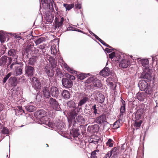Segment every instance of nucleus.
Returning <instances> with one entry per match:
<instances>
[{
  "label": "nucleus",
  "instance_id": "obj_48",
  "mask_svg": "<svg viewBox=\"0 0 158 158\" xmlns=\"http://www.w3.org/2000/svg\"><path fill=\"white\" fill-rule=\"evenodd\" d=\"M2 131L3 133L6 134H7L9 133V131L8 129L6 127H4Z\"/></svg>",
  "mask_w": 158,
  "mask_h": 158
},
{
  "label": "nucleus",
  "instance_id": "obj_25",
  "mask_svg": "<svg viewBox=\"0 0 158 158\" xmlns=\"http://www.w3.org/2000/svg\"><path fill=\"white\" fill-rule=\"evenodd\" d=\"M122 105L120 108V116L123 115V113L125 112V102L122 99Z\"/></svg>",
  "mask_w": 158,
  "mask_h": 158
},
{
  "label": "nucleus",
  "instance_id": "obj_1",
  "mask_svg": "<svg viewBox=\"0 0 158 158\" xmlns=\"http://www.w3.org/2000/svg\"><path fill=\"white\" fill-rule=\"evenodd\" d=\"M154 85V84L153 83L148 84L144 80L140 81L138 84L140 90L144 91L148 94H151L152 93Z\"/></svg>",
  "mask_w": 158,
  "mask_h": 158
},
{
  "label": "nucleus",
  "instance_id": "obj_19",
  "mask_svg": "<svg viewBox=\"0 0 158 158\" xmlns=\"http://www.w3.org/2000/svg\"><path fill=\"white\" fill-rule=\"evenodd\" d=\"M63 62L62 64L65 69L71 73H77L76 71L74 70L72 68L69 67L64 61Z\"/></svg>",
  "mask_w": 158,
  "mask_h": 158
},
{
  "label": "nucleus",
  "instance_id": "obj_35",
  "mask_svg": "<svg viewBox=\"0 0 158 158\" xmlns=\"http://www.w3.org/2000/svg\"><path fill=\"white\" fill-rule=\"evenodd\" d=\"M105 100V97L104 96L102 93L98 94V102L101 103H102L104 102Z\"/></svg>",
  "mask_w": 158,
  "mask_h": 158
},
{
  "label": "nucleus",
  "instance_id": "obj_7",
  "mask_svg": "<svg viewBox=\"0 0 158 158\" xmlns=\"http://www.w3.org/2000/svg\"><path fill=\"white\" fill-rule=\"evenodd\" d=\"M44 71L48 77H52L54 75V69L51 68L50 65H47L44 67Z\"/></svg>",
  "mask_w": 158,
  "mask_h": 158
},
{
  "label": "nucleus",
  "instance_id": "obj_18",
  "mask_svg": "<svg viewBox=\"0 0 158 158\" xmlns=\"http://www.w3.org/2000/svg\"><path fill=\"white\" fill-rule=\"evenodd\" d=\"M134 114L135 120H141V118L143 114V111L142 110H138Z\"/></svg>",
  "mask_w": 158,
  "mask_h": 158
},
{
  "label": "nucleus",
  "instance_id": "obj_51",
  "mask_svg": "<svg viewBox=\"0 0 158 158\" xmlns=\"http://www.w3.org/2000/svg\"><path fill=\"white\" fill-rule=\"evenodd\" d=\"M106 48L105 49V51L107 52L108 53H109L110 52H111L113 50L112 48L111 47V48Z\"/></svg>",
  "mask_w": 158,
  "mask_h": 158
},
{
  "label": "nucleus",
  "instance_id": "obj_5",
  "mask_svg": "<svg viewBox=\"0 0 158 158\" xmlns=\"http://www.w3.org/2000/svg\"><path fill=\"white\" fill-rule=\"evenodd\" d=\"M60 12L58 11L55 15V27L57 28H61L62 26L64 20V19L62 17L60 14Z\"/></svg>",
  "mask_w": 158,
  "mask_h": 158
},
{
  "label": "nucleus",
  "instance_id": "obj_37",
  "mask_svg": "<svg viewBox=\"0 0 158 158\" xmlns=\"http://www.w3.org/2000/svg\"><path fill=\"white\" fill-rule=\"evenodd\" d=\"M120 121L117 120L115 121L113 124V127L114 129H117L120 127Z\"/></svg>",
  "mask_w": 158,
  "mask_h": 158
},
{
  "label": "nucleus",
  "instance_id": "obj_4",
  "mask_svg": "<svg viewBox=\"0 0 158 158\" xmlns=\"http://www.w3.org/2000/svg\"><path fill=\"white\" fill-rule=\"evenodd\" d=\"M48 103L50 107L53 110L56 111H60L61 110L60 105L58 101L52 98H48Z\"/></svg>",
  "mask_w": 158,
  "mask_h": 158
},
{
  "label": "nucleus",
  "instance_id": "obj_61",
  "mask_svg": "<svg viewBox=\"0 0 158 158\" xmlns=\"http://www.w3.org/2000/svg\"><path fill=\"white\" fill-rule=\"evenodd\" d=\"M11 73H8L6 77H7V78H9L11 76Z\"/></svg>",
  "mask_w": 158,
  "mask_h": 158
},
{
  "label": "nucleus",
  "instance_id": "obj_60",
  "mask_svg": "<svg viewBox=\"0 0 158 158\" xmlns=\"http://www.w3.org/2000/svg\"><path fill=\"white\" fill-rule=\"evenodd\" d=\"M47 0H41V2L43 4L44 3L45 4H47Z\"/></svg>",
  "mask_w": 158,
  "mask_h": 158
},
{
  "label": "nucleus",
  "instance_id": "obj_24",
  "mask_svg": "<svg viewBox=\"0 0 158 158\" xmlns=\"http://www.w3.org/2000/svg\"><path fill=\"white\" fill-rule=\"evenodd\" d=\"M61 95L63 98L65 99H69L70 97V94L67 90H63L61 93Z\"/></svg>",
  "mask_w": 158,
  "mask_h": 158
},
{
  "label": "nucleus",
  "instance_id": "obj_33",
  "mask_svg": "<svg viewBox=\"0 0 158 158\" xmlns=\"http://www.w3.org/2000/svg\"><path fill=\"white\" fill-rule=\"evenodd\" d=\"M6 57L3 56L0 59V66L4 65L6 62Z\"/></svg>",
  "mask_w": 158,
  "mask_h": 158
},
{
  "label": "nucleus",
  "instance_id": "obj_57",
  "mask_svg": "<svg viewBox=\"0 0 158 158\" xmlns=\"http://www.w3.org/2000/svg\"><path fill=\"white\" fill-rule=\"evenodd\" d=\"M69 78H70L69 79H70V80H74L75 79V77L73 76V75H69Z\"/></svg>",
  "mask_w": 158,
  "mask_h": 158
},
{
  "label": "nucleus",
  "instance_id": "obj_44",
  "mask_svg": "<svg viewBox=\"0 0 158 158\" xmlns=\"http://www.w3.org/2000/svg\"><path fill=\"white\" fill-rule=\"evenodd\" d=\"M84 118L81 115L78 116L76 118V120L78 122H81L84 121Z\"/></svg>",
  "mask_w": 158,
  "mask_h": 158
},
{
  "label": "nucleus",
  "instance_id": "obj_56",
  "mask_svg": "<svg viewBox=\"0 0 158 158\" xmlns=\"http://www.w3.org/2000/svg\"><path fill=\"white\" fill-rule=\"evenodd\" d=\"M96 115H95V114H94L91 113V114H89V117L90 118H94L95 117Z\"/></svg>",
  "mask_w": 158,
  "mask_h": 158
},
{
  "label": "nucleus",
  "instance_id": "obj_22",
  "mask_svg": "<svg viewBox=\"0 0 158 158\" xmlns=\"http://www.w3.org/2000/svg\"><path fill=\"white\" fill-rule=\"evenodd\" d=\"M109 57L110 58L112 59H114V60L115 61H117L120 59V57L121 56L118 55H116L115 52H113L109 54Z\"/></svg>",
  "mask_w": 158,
  "mask_h": 158
},
{
  "label": "nucleus",
  "instance_id": "obj_45",
  "mask_svg": "<svg viewBox=\"0 0 158 158\" xmlns=\"http://www.w3.org/2000/svg\"><path fill=\"white\" fill-rule=\"evenodd\" d=\"M27 43V48L28 49H30L31 48H32L33 47L34 45L33 43L28 41Z\"/></svg>",
  "mask_w": 158,
  "mask_h": 158
},
{
  "label": "nucleus",
  "instance_id": "obj_55",
  "mask_svg": "<svg viewBox=\"0 0 158 158\" xmlns=\"http://www.w3.org/2000/svg\"><path fill=\"white\" fill-rule=\"evenodd\" d=\"M67 31H74L75 28L72 27H67Z\"/></svg>",
  "mask_w": 158,
  "mask_h": 158
},
{
  "label": "nucleus",
  "instance_id": "obj_54",
  "mask_svg": "<svg viewBox=\"0 0 158 158\" xmlns=\"http://www.w3.org/2000/svg\"><path fill=\"white\" fill-rule=\"evenodd\" d=\"M75 7L76 9H80L81 8V4L77 3L75 5Z\"/></svg>",
  "mask_w": 158,
  "mask_h": 158
},
{
  "label": "nucleus",
  "instance_id": "obj_32",
  "mask_svg": "<svg viewBox=\"0 0 158 158\" xmlns=\"http://www.w3.org/2000/svg\"><path fill=\"white\" fill-rule=\"evenodd\" d=\"M24 113V110L22 109V107L19 106L18 109L15 111V114L16 115H22Z\"/></svg>",
  "mask_w": 158,
  "mask_h": 158
},
{
  "label": "nucleus",
  "instance_id": "obj_20",
  "mask_svg": "<svg viewBox=\"0 0 158 158\" xmlns=\"http://www.w3.org/2000/svg\"><path fill=\"white\" fill-rule=\"evenodd\" d=\"M54 16L50 13L47 14L46 15L45 19L47 24H50L52 23L53 20Z\"/></svg>",
  "mask_w": 158,
  "mask_h": 158
},
{
  "label": "nucleus",
  "instance_id": "obj_13",
  "mask_svg": "<svg viewBox=\"0 0 158 158\" xmlns=\"http://www.w3.org/2000/svg\"><path fill=\"white\" fill-rule=\"evenodd\" d=\"M37 114L38 116L39 117L40 120L41 122V119H43V120L45 119H48V118L46 117V112L44 110H40L38 111L37 112Z\"/></svg>",
  "mask_w": 158,
  "mask_h": 158
},
{
  "label": "nucleus",
  "instance_id": "obj_58",
  "mask_svg": "<svg viewBox=\"0 0 158 158\" xmlns=\"http://www.w3.org/2000/svg\"><path fill=\"white\" fill-rule=\"evenodd\" d=\"M32 37L30 39V40H33V39L35 40H43V39H42L41 38H38V36H35L34 38H32Z\"/></svg>",
  "mask_w": 158,
  "mask_h": 158
},
{
  "label": "nucleus",
  "instance_id": "obj_14",
  "mask_svg": "<svg viewBox=\"0 0 158 158\" xmlns=\"http://www.w3.org/2000/svg\"><path fill=\"white\" fill-rule=\"evenodd\" d=\"M49 61L51 65V68L55 69V68L56 69L58 67V65L57 64V59L56 58L50 57L49 59Z\"/></svg>",
  "mask_w": 158,
  "mask_h": 158
},
{
  "label": "nucleus",
  "instance_id": "obj_3",
  "mask_svg": "<svg viewBox=\"0 0 158 158\" xmlns=\"http://www.w3.org/2000/svg\"><path fill=\"white\" fill-rule=\"evenodd\" d=\"M85 82L91 84L90 85L91 87H94L96 88H100L102 86L101 81L95 77H90Z\"/></svg>",
  "mask_w": 158,
  "mask_h": 158
},
{
  "label": "nucleus",
  "instance_id": "obj_2",
  "mask_svg": "<svg viewBox=\"0 0 158 158\" xmlns=\"http://www.w3.org/2000/svg\"><path fill=\"white\" fill-rule=\"evenodd\" d=\"M21 35L20 33H6L3 31H0V40H4L6 38L7 40H9L10 39L13 38V37H14V38L15 39L20 38L22 39V38L20 36Z\"/></svg>",
  "mask_w": 158,
  "mask_h": 158
},
{
  "label": "nucleus",
  "instance_id": "obj_10",
  "mask_svg": "<svg viewBox=\"0 0 158 158\" xmlns=\"http://www.w3.org/2000/svg\"><path fill=\"white\" fill-rule=\"evenodd\" d=\"M130 64L129 59H123L119 62V67L123 69L127 68Z\"/></svg>",
  "mask_w": 158,
  "mask_h": 158
},
{
  "label": "nucleus",
  "instance_id": "obj_64",
  "mask_svg": "<svg viewBox=\"0 0 158 158\" xmlns=\"http://www.w3.org/2000/svg\"><path fill=\"white\" fill-rule=\"evenodd\" d=\"M3 110V105L0 104V112Z\"/></svg>",
  "mask_w": 158,
  "mask_h": 158
},
{
  "label": "nucleus",
  "instance_id": "obj_26",
  "mask_svg": "<svg viewBox=\"0 0 158 158\" xmlns=\"http://www.w3.org/2000/svg\"><path fill=\"white\" fill-rule=\"evenodd\" d=\"M48 119H45L43 120V119H41V122L40 123L41 124H44L46 125L49 127H52L53 126V124L51 122H49Z\"/></svg>",
  "mask_w": 158,
  "mask_h": 158
},
{
  "label": "nucleus",
  "instance_id": "obj_59",
  "mask_svg": "<svg viewBox=\"0 0 158 158\" xmlns=\"http://www.w3.org/2000/svg\"><path fill=\"white\" fill-rule=\"evenodd\" d=\"M8 78H7V77H5L3 79V82L4 83H5L6 81H7V80L8 79Z\"/></svg>",
  "mask_w": 158,
  "mask_h": 158
},
{
  "label": "nucleus",
  "instance_id": "obj_42",
  "mask_svg": "<svg viewBox=\"0 0 158 158\" xmlns=\"http://www.w3.org/2000/svg\"><path fill=\"white\" fill-rule=\"evenodd\" d=\"M96 152H98V150H96L92 152L91 154V158H98L97 156V153Z\"/></svg>",
  "mask_w": 158,
  "mask_h": 158
},
{
  "label": "nucleus",
  "instance_id": "obj_50",
  "mask_svg": "<svg viewBox=\"0 0 158 158\" xmlns=\"http://www.w3.org/2000/svg\"><path fill=\"white\" fill-rule=\"evenodd\" d=\"M41 97L40 94H37L36 96V99L38 101L40 102L41 101Z\"/></svg>",
  "mask_w": 158,
  "mask_h": 158
},
{
  "label": "nucleus",
  "instance_id": "obj_31",
  "mask_svg": "<svg viewBox=\"0 0 158 158\" xmlns=\"http://www.w3.org/2000/svg\"><path fill=\"white\" fill-rule=\"evenodd\" d=\"M137 98L139 101H143L145 99L144 94L142 93H138L136 95Z\"/></svg>",
  "mask_w": 158,
  "mask_h": 158
},
{
  "label": "nucleus",
  "instance_id": "obj_27",
  "mask_svg": "<svg viewBox=\"0 0 158 158\" xmlns=\"http://www.w3.org/2000/svg\"><path fill=\"white\" fill-rule=\"evenodd\" d=\"M26 110L30 112H32L35 110V108L33 105H30V103L25 106Z\"/></svg>",
  "mask_w": 158,
  "mask_h": 158
},
{
  "label": "nucleus",
  "instance_id": "obj_8",
  "mask_svg": "<svg viewBox=\"0 0 158 158\" xmlns=\"http://www.w3.org/2000/svg\"><path fill=\"white\" fill-rule=\"evenodd\" d=\"M62 82L63 86L66 88L71 87L73 85V81L71 80L65 78L62 79Z\"/></svg>",
  "mask_w": 158,
  "mask_h": 158
},
{
  "label": "nucleus",
  "instance_id": "obj_34",
  "mask_svg": "<svg viewBox=\"0 0 158 158\" xmlns=\"http://www.w3.org/2000/svg\"><path fill=\"white\" fill-rule=\"evenodd\" d=\"M74 6L73 4H68L66 3L63 4V6L65 8L66 11L70 10Z\"/></svg>",
  "mask_w": 158,
  "mask_h": 158
},
{
  "label": "nucleus",
  "instance_id": "obj_21",
  "mask_svg": "<svg viewBox=\"0 0 158 158\" xmlns=\"http://www.w3.org/2000/svg\"><path fill=\"white\" fill-rule=\"evenodd\" d=\"M44 95L45 98H48L50 95L51 93L50 92L48 87H45L43 90Z\"/></svg>",
  "mask_w": 158,
  "mask_h": 158
},
{
  "label": "nucleus",
  "instance_id": "obj_15",
  "mask_svg": "<svg viewBox=\"0 0 158 158\" xmlns=\"http://www.w3.org/2000/svg\"><path fill=\"white\" fill-rule=\"evenodd\" d=\"M110 69L108 67H105L99 73L103 77H105L109 76L110 74Z\"/></svg>",
  "mask_w": 158,
  "mask_h": 158
},
{
  "label": "nucleus",
  "instance_id": "obj_23",
  "mask_svg": "<svg viewBox=\"0 0 158 158\" xmlns=\"http://www.w3.org/2000/svg\"><path fill=\"white\" fill-rule=\"evenodd\" d=\"M15 72L17 76L21 75L22 73V69L21 66H15Z\"/></svg>",
  "mask_w": 158,
  "mask_h": 158
},
{
  "label": "nucleus",
  "instance_id": "obj_11",
  "mask_svg": "<svg viewBox=\"0 0 158 158\" xmlns=\"http://www.w3.org/2000/svg\"><path fill=\"white\" fill-rule=\"evenodd\" d=\"M50 93L52 97L54 98L57 97L59 94V91L56 87L52 86L50 88Z\"/></svg>",
  "mask_w": 158,
  "mask_h": 158
},
{
  "label": "nucleus",
  "instance_id": "obj_46",
  "mask_svg": "<svg viewBox=\"0 0 158 158\" xmlns=\"http://www.w3.org/2000/svg\"><path fill=\"white\" fill-rule=\"evenodd\" d=\"M54 69L56 71V74L57 76H61L62 75L61 72L60 71V70L58 68V67H57L56 69L55 68V69Z\"/></svg>",
  "mask_w": 158,
  "mask_h": 158
},
{
  "label": "nucleus",
  "instance_id": "obj_36",
  "mask_svg": "<svg viewBox=\"0 0 158 158\" xmlns=\"http://www.w3.org/2000/svg\"><path fill=\"white\" fill-rule=\"evenodd\" d=\"M142 123V121L141 120H135L134 126L137 129L140 127Z\"/></svg>",
  "mask_w": 158,
  "mask_h": 158
},
{
  "label": "nucleus",
  "instance_id": "obj_30",
  "mask_svg": "<svg viewBox=\"0 0 158 158\" xmlns=\"http://www.w3.org/2000/svg\"><path fill=\"white\" fill-rule=\"evenodd\" d=\"M117 148H113L110 151L107 152L104 158H110L112 155L113 152H115L116 151Z\"/></svg>",
  "mask_w": 158,
  "mask_h": 158
},
{
  "label": "nucleus",
  "instance_id": "obj_9",
  "mask_svg": "<svg viewBox=\"0 0 158 158\" xmlns=\"http://www.w3.org/2000/svg\"><path fill=\"white\" fill-rule=\"evenodd\" d=\"M82 98L81 99L78 103V107L79 108V110L81 109V107L83 105L86 103L89 100L88 97L85 94H82Z\"/></svg>",
  "mask_w": 158,
  "mask_h": 158
},
{
  "label": "nucleus",
  "instance_id": "obj_43",
  "mask_svg": "<svg viewBox=\"0 0 158 158\" xmlns=\"http://www.w3.org/2000/svg\"><path fill=\"white\" fill-rule=\"evenodd\" d=\"M35 62V60L34 58H31L29 60L28 63L29 64L33 65Z\"/></svg>",
  "mask_w": 158,
  "mask_h": 158
},
{
  "label": "nucleus",
  "instance_id": "obj_17",
  "mask_svg": "<svg viewBox=\"0 0 158 158\" xmlns=\"http://www.w3.org/2000/svg\"><path fill=\"white\" fill-rule=\"evenodd\" d=\"M96 121L97 123L100 124L106 122V116L104 114H102L96 118Z\"/></svg>",
  "mask_w": 158,
  "mask_h": 158
},
{
  "label": "nucleus",
  "instance_id": "obj_40",
  "mask_svg": "<svg viewBox=\"0 0 158 158\" xmlns=\"http://www.w3.org/2000/svg\"><path fill=\"white\" fill-rule=\"evenodd\" d=\"M112 142L113 140L111 139H109L106 143L107 146L110 147H113V144Z\"/></svg>",
  "mask_w": 158,
  "mask_h": 158
},
{
  "label": "nucleus",
  "instance_id": "obj_16",
  "mask_svg": "<svg viewBox=\"0 0 158 158\" xmlns=\"http://www.w3.org/2000/svg\"><path fill=\"white\" fill-rule=\"evenodd\" d=\"M140 78L147 79L148 81H149L152 78V76L150 73L143 72L142 73L140 76Z\"/></svg>",
  "mask_w": 158,
  "mask_h": 158
},
{
  "label": "nucleus",
  "instance_id": "obj_12",
  "mask_svg": "<svg viewBox=\"0 0 158 158\" xmlns=\"http://www.w3.org/2000/svg\"><path fill=\"white\" fill-rule=\"evenodd\" d=\"M34 72V68L31 66L26 65L25 67V74L29 77L32 76Z\"/></svg>",
  "mask_w": 158,
  "mask_h": 158
},
{
  "label": "nucleus",
  "instance_id": "obj_6",
  "mask_svg": "<svg viewBox=\"0 0 158 158\" xmlns=\"http://www.w3.org/2000/svg\"><path fill=\"white\" fill-rule=\"evenodd\" d=\"M32 85L35 89H41V85L40 82L36 77H34L32 78Z\"/></svg>",
  "mask_w": 158,
  "mask_h": 158
},
{
  "label": "nucleus",
  "instance_id": "obj_49",
  "mask_svg": "<svg viewBox=\"0 0 158 158\" xmlns=\"http://www.w3.org/2000/svg\"><path fill=\"white\" fill-rule=\"evenodd\" d=\"M103 45L107 46L109 48H111V47L109 45L107 44L103 40H98Z\"/></svg>",
  "mask_w": 158,
  "mask_h": 158
},
{
  "label": "nucleus",
  "instance_id": "obj_38",
  "mask_svg": "<svg viewBox=\"0 0 158 158\" xmlns=\"http://www.w3.org/2000/svg\"><path fill=\"white\" fill-rule=\"evenodd\" d=\"M91 110L93 111V113L95 115H96L97 113L98 109L97 107L96 106V105L94 104V105L92 106Z\"/></svg>",
  "mask_w": 158,
  "mask_h": 158
},
{
  "label": "nucleus",
  "instance_id": "obj_62",
  "mask_svg": "<svg viewBox=\"0 0 158 158\" xmlns=\"http://www.w3.org/2000/svg\"><path fill=\"white\" fill-rule=\"evenodd\" d=\"M15 77H11L9 79V81H14L15 79Z\"/></svg>",
  "mask_w": 158,
  "mask_h": 158
},
{
  "label": "nucleus",
  "instance_id": "obj_63",
  "mask_svg": "<svg viewBox=\"0 0 158 158\" xmlns=\"http://www.w3.org/2000/svg\"><path fill=\"white\" fill-rule=\"evenodd\" d=\"M95 37V38L97 40H101V39H100L99 37H98L97 35H96L95 34V35H93Z\"/></svg>",
  "mask_w": 158,
  "mask_h": 158
},
{
  "label": "nucleus",
  "instance_id": "obj_28",
  "mask_svg": "<svg viewBox=\"0 0 158 158\" xmlns=\"http://www.w3.org/2000/svg\"><path fill=\"white\" fill-rule=\"evenodd\" d=\"M68 106L70 108H73V110H74L76 109L75 103L73 101H70L67 103Z\"/></svg>",
  "mask_w": 158,
  "mask_h": 158
},
{
  "label": "nucleus",
  "instance_id": "obj_52",
  "mask_svg": "<svg viewBox=\"0 0 158 158\" xmlns=\"http://www.w3.org/2000/svg\"><path fill=\"white\" fill-rule=\"evenodd\" d=\"M49 7L50 9L51 10H52L53 11L54 10V9L53 7V4L52 2H50V3L49 4Z\"/></svg>",
  "mask_w": 158,
  "mask_h": 158
},
{
  "label": "nucleus",
  "instance_id": "obj_39",
  "mask_svg": "<svg viewBox=\"0 0 158 158\" xmlns=\"http://www.w3.org/2000/svg\"><path fill=\"white\" fill-rule=\"evenodd\" d=\"M51 53L53 55H55L56 53V49L53 45L52 46L51 49Z\"/></svg>",
  "mask_w": 158,
  "mask_h": 158
},
{
  "label": "nucleus",
  "instance_id": "obj_29",
  "mask_svg": "<svg viewBox=\"0 0 158 158\" xmlns=\"http://www.w3.org/2000/svg\"><path fill=\"white\" fill-rule=\"evenodd\" d=\"M140 61L141 64L143 67L146 68L148 66L149 61L148 59H143L141 60Z\"/></svg>",
  "mask_w": 158,
  "mask_h": 158
},
{
  "label": "nucleus",
  "instance_id": "obj_41",
  "mask_svg": "<svg viewBox=\"0 0 158 158\" xmlns=\"http://www.w3.org/2000/svg\"><path fill=\"white\" fill-rule=\"evenodd\" d=\"M87 76L86 74L82 73L79 75L78 76V78L81 80H83Z\"/></svg>",
  "mask_w": 158,
  "mask_h": 158
},
{
  "label": "nucleus",
  "instance_id": "obj_47",
  "mask_svg": "<svg viewBox=\"0 0 158 158\" xmlns=\"http://www.w3.org/2000/svg\"><path fill=\"white\" fill-rule=\"evenodd\" d=\"M15 50L14 49L10 50L8 51V54L10 56L13 55L15 54Z\"/></svg>",
  "mask_w": 158,
  "mask_h": 158
},
{
  "label": "nucleus",
  "instance_id": "obj_53",
  "mask_svg": "<svg viewBox=\"0 0 158 158\" xmlns=\"http://www.w3.org/2000/svg\"><path fill=\"white\" fill-rule=\"evenodd\" d=\"M35 44L36 45L42 43L44 40H35Z\"/></svg>",
  "mask_w": 158,
  "mask_h": 158
}]
</instances>
